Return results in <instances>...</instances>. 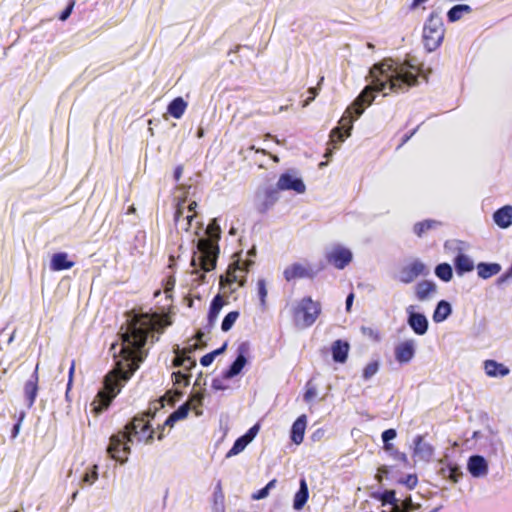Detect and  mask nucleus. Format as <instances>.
<instances>
[{"mask_svg":"<svg viewBox=\"0 0 512 512\" xmlns=\"http://www.w3.org/2000/svg\"><path fill=\"white\" fill-rule=\"evenodd\" d=\"M397 436V432L395 429H387L385 430L381 437L384 443V450L387 452H391L393 449V445L390 443L391 440H394Z\"/></svg>","mask_w":512,"mask_h":512,"instance_id":"obj_38","label":"nucleus"},{"mask_svg":"<svg viewBox=\"0 0 512 512\" xmlns=\"http://www.w3.org/2000/svg\"><path fill=\"white\" fill-rule=\"evenodd\" d=\"M279 199L277 189H266L256 195V207L264 213L268 211Z\"/></svg>","mask_w":512,"mask_h":512,"instance_id":"obj_18","label":"nucleus"},{"mask_svg":"<svg viewBox=\"0 0 512 512\" xmlns=\"http://www.w3.org/2000/svg\"><path fill=\"white\" fill-rule=\"evenodd\" d=\"M172 378L174 379L175 384H183L184 386L189 384V376L181 371L173 372Z\"/></svg>","mask_w":512,"mask_h":512,"instance_id":"obj_46","label":"nucleus"},{"mask_svg":"<svg viewBox=\"0 0 512 512\" xmlns=\"http://www.w3.org/2000/svg\"><path fill=\"white\" fill-rule=\"evenodd\" d=\"M413 306L407 308L409 313L408 324L417 335H424L428 330V320L425 315L412 311Z\"/></svg>","mask_w":512,"mask_h":512,"instance_id":"obj_21","label":"nucleus"},{"mask_svg":"<svg viewBox=\"0 0 512 512\" xmlns=\"http://www.w3.org/2000/svg\"><path fill=\"white\" fill-rule=\"evenodd\" d=\"M252 261H237L234 265L230 266L226 277L221 278V282L226 281L229 284L238 283L239 286H243L245 282V273L248 270V267L252 265Z\"/></svg>","mask_w":512,"mask_h":512,"instance_id":"obj_16","label":"nucleus"},{"mask_svg":"<svg viewBox=\"0 0 512 512\" xmlns=\"http://www.w3.org/2000/svg\"><path fill=\"white\" fill-rule=\"evenodd\" d=\"M454 265L458 276H463L465 273H469L475 268L473 259L462 252L456 255Z\"/></svg>","mask_w":512,"mask_h":512,"instance_id":"obj_24","label":"nucleus"},{"mask_svg":"<svg viewBox=\"0 0 512 512\" xmlns=\"http://www.w3.org/2000/svg\"><path fill=\"white\" fill-rule=\"evenodd\" d=\"M467 469L473 477L483 478L488 474V463L482 456H471L468 460Z\"/></svg>","mask_w":512,"mask_h":512,"instance_id":"obj_22","label":"nucleus"},{"mask_svg":"<svg viewBox=\"0 0 512 512\" xmlns=\"http://www.w3.org/2000/svg\"><path fill=\"white\" fill-rule=\"evenodd\" d=\"M445 34L444 23L441 16L437 12H431L426 20L422 39L425 49L433 52L440 47Z\"/></svg>","mask_w":512,"mask_h":512,"instance_id":"obj_6","label":"nucleus"},{"mask_svg":"<svg viewBox=\"0 0 512 512\" xmlns=\"http://www.w3.org/2000/svg\"><path fill=\"white\" fill-rule=\"evenodd\" d=\"M276 187L277 190H290L297 194H304L306 191V185L304 184L302 178L292 170L280 175Z\"/></svg>","mask_w":512,"mask_h":512,"instance_id":"obj_9","label":"nucleus"},{"mask_svg":"<svg viewBox=\"0 0 512 512\" xmlns=\"http://www.w3.org/2000/svg\"><path fill=\"white\" fill-rule=\"evenodd\" d=\"M276 485V480H271L264 488L260 489L258 492L252 495V499L261 500L266 498L269 495V492Z\"/></svg>","mask_w":512,"mask_h":512,"instance_id":"obj_42","label":"nucleus"},{"mask_svg":"<svg viewBox=\"0 0 512 512\" xmlns=\"http://www.w3.org/2000/svg\"><path fill=\"white\" fill-rule=\"evenodd\" d=\"M394 495H395L394 491H389V492L386 493L385 497H386V499L394 498Z\"/></svg>","mask_w":512,"mask_h":512,"instance_id":"obj_63","label":"nucleus"},{"mask_svg":"<svg viewBox=\"0 0 512 512\" xmlns=\"http://www.w3.org/2000/svg\"><path fill=\"white\" fill-rule=\"evenodd\" d=\"M439 225V222L435 220H425L414 225V232L420 237L426 231L436 228Z\"/></svg>","mask_w":512,"mask_h":512,"instance_id":"obj_37","label":"nucleus"},{"mask_svg":"<svg viewBox=\"0 0 512 512\" xmlns=\"http://www.w3.org/2000/svg\"><path fill=\"white\" fill-rule=\"evenodd\" d=\"M246 351V347L244 344H242L240 347H239V355L238 357L236 358V360L232 363V365L230 366V368L224 373V377L226 379H229V378H233L235 377L236 375H238L241 370L244 368L247 360L244 356V352Z\"/></svg>","mask_w":512,"mask_h":512,"instance_id":"obj_27","label":"nucleus"},{"mask_svg":"<svg viewBox=\"0 0 512 512\" xmlns=\"http://www.w3.org/2000/svg\"><path fill=\"white\" fill-rule=\"evenodd\" d=\"M326 258L335 268L342 270L351 263L353 253L349 248L337 244L329 249Z\"/></svg>","mask_w":512,"mask_h":512,"instance_id":"obj_10","label":"nucleus"},{"mask_svg":"<svg viewBox=\"0 0 512 512\" xmlns=\"http://www.w3.org/2000/svg\"><path fill=\"white\" fill-rule=\"evenodd\" d=\"M437 292V285L428 280L419 282L415 287V294L419 301L430 299Z\"/></svg>","mask_w":512,"mask_h":512,"instance_id":"obj_25","label":"nucleus"},{"mask_svg":"<svg viewBox=\"0 0 512 512\" xmlns=\"http://www.w3.org/2000/svg\"><path fill=\"white\" fill-rule=\"evenodd\" d=\"M196 207H197V203L195 201L190 202L187 207L185 206L187 214H194V216H195L196 215V213H195Z\"/></svg>","mask_w":512,"mask_h":512,"instance_id":"obj_56","label":"nucleus"},{"mask_svg":"<svg viewBox=\"0 0 512 512\" xmlns=\"http://www.w3.org/2000/svg\"><path fill=\"white\" fill-rule=\"evenodd\" d=\"M260 429L259 424H255L253 427H251L247 433L240 438H238L233 447L228 451L226 457L230 458L232 456L238 455L241 453L246 446L253 441V439L256 437Z\"/></svg>","mask_w":512,"mask_h":512,"instance_id":"obj_17","label":"nucleus"},{"mask_svg":"<svg viewBox=\"0 0 512 512\" xmlns=\"http://www.w3.org/2000/svg\"><path fill=\"white\" fill-rule=\"evenodd\" d=\"M257 288H258V295L260 298V303L262 307H265L266 305V297L268 294L267 288H266V282L264 279H260L257 282Z\"/></svg>","mask_w":512,"mask_h":512,"instance_id":"obj_43","label":"nucleus"},{"mask_svg":"<svg viewBox=\"0 0 512 512\" xmlns=\"http://www.w3.org/2000/svg\"><path fill=\"white\" fill-rule=\"evenodd\" d=\"M415 508L416 506L412 502L411 498H406L402 501L401 505H395L394 512H409V510Z\"/></svg>","mask_w":512,"mask_h":512,"instance_id":"obj_45","label":"nucleus"},{"mask_svg":"<svg viewBox=\"0 0 512 512\" xmlns=\"http://www.w3.org/2000/svg\"><path fill=\"white\" fill-rule=\"evenodd\" d=\"M309 93L311 94V96L309 97V100H313L316 97V95H317V92H316L315 88H310L309 89Z\"/></svg>","mask_w":512,"mask_h":512,"instance_id":"obj_61","label":"nucleus"},{"mask_svg":"<svg viewBox=\"0 0 512 512\" xmlns=\"http://www.w3.org/2000/svg\"><path fill=\"white\" fill-rule=\"evenodd\" d=\"M452 313V307L449 302L441 300L433 313V321L435 323H441L445 321Z\"/></svg>","mask_w":512,"mask_h":512,"instance_id":"obj_32","label":"nucleus"},{"mask_svg":"<svg viewBox=\"0 0 512 512\" xmlns=\"http://www.w3.org/2000/svg\"><path fill=\"white\" fill-rule=\"evenodd\" d=\"M98 479V473H97V465L93 466V470L91 473H86L83 476V482L93 484Z\"/></svg>","mask_w":512,"mask_h":512,"instance_id":"obj_48","label":"nucleus"},{"mask_svg":"<svg viewBox=\"0 0 512 512\" xmlns=\"http://www.w3.org/2000/svg\"><path fill=\"white\" fill-rule=\"evenodd\" d=\"M190 189V186L181 185L177 188V198L179 201L176 205V210L174 214V222L178 229L183 231H188L191 227L192 220L194 218V214H187L185 208L186 202V194L187 190Z\"/></svg>","mask_w":512,"mask_h":512,"instance_id":"obj_7","label":"nucleus"},{"mask_svg":"<svg viewBox=\"0 0 512 512\" xmlns=\"http://www.w3.org/2000/svg\"><path fill=\"white\" fill-rule=\"evenodd\" d=\"M316 395V389L314 387H308L304 394V400L310 402L314 397H316Z\"/></svg>","mask_w":512,"mask_h":512,"instance_id":"obj_51","label":"nucleus"},{"mask_svg":"<svg viewBox=\"0 0 512 512\" xmlns=\"http://www.w3.org/2000/svg\"><path fill=\"white\" fill-rule=\"evenodd\" d=\"M476 269L478 277L486 280L497 275L501 271L502 267L498 263L480 262L477 264Z\"/></svg>","mask_w":512,"mask_h":512,"instance_id":"obj_29","label":"nucleus"},{"mask_svg":"<svg viewBox=\"0 0 512 512\" xmlns=\"http://www.w3.org/2000/svg\"><path fill=\"white\" fill-rule=\"evenodd\" d=\"M350 135V130H331L324 157L329 159L334 151L340 147V144L349 138Z\"/></svg>","mask_w":512,"mask_h":512,"instance_id":"obj_19","label":"nucleus"},{"mask_svg":"<svg viewBox=\"0 0 512 512\" xmlns=\"http://www.w3.org/2000/svg\"><path fill=\"white\" fill-rule=\"evenodd\" d=\"M321 313V305L313 301L311 297H304L292 307L294 323L297 327L304 329L312 326Z\"/></svg>","mask_w":512,"mask_h":512,"instance_id":"obj_5","label":"nucleus"},{"mask_svg":"<svg viewBox=\"0 0 512 512\" xmlns=\"http://www.w3.org/2000/svg\"><path fill=\"white\" fill-rule=\"evenodd\" d=\"M74 371H75V363L72 362L71 367L69 369V381H68V385H67V391H69V389L71 387ZM67 394H68V392H66V395Z\"/></svg>","mask_w":512,"mask_h":512,"instance_id":"obj_55","label":"nucleus"},{"mask_svg":"<svg viewBox=\"0 0 512 512\" xmlns=\"http://www.w3.org/2000/svg\"><path fill=\"white\" fill-rule=\"evenodd\" d=\"M186 108L187 102L182 97H177L169 103L167 111L172 117L179 119L184 114Z\"/></svg>","mask_w":512,"mask_h":512,"instance_id":"obj_34","label":"nucleus"},{"mask_svg":"<svg viewBox=\"0 0 512 512\" xmlns=\"http://www.w3.org/2000/svg\"><path fill=\"white\" fill-rule=\"evenodd\" d=\"M238 317H239V312H237V311H232V312L228 313L225 316L224 320L222 321L221 329L224 332L229 331L235 324Z\"/></svg>","mask_w":512,"mask_h":512,"instance_id":"obj_40","label":"nucleus"},{"mask_svg":"<svg viewBox=\"0 0 512 512\" xmlns=\"http://www.w3.org/2000/svg\"><path fill=\"white\" fill-rule=\"evenodd\" d=\"M429 269L420 260L415 259L405 264L398 272L397 279L403 284H410L415 281L419 276H427Z\"/></svg>","mask_w":512,"mask_h":512,"instance_id":"obj_8","label":"nucleus"},{"mask_svg":"<svg viewBox=\"0 0 512 512\" xmlns=\"http://www.w3.org/2000/svg\"><path fill=\"white\" fill-rule=\"evenodd\" d=\"M135 211H136V208L134 206H130L128 208V213H130V214L135 213Z\"/></svg>","mask_w":512,"mask_h":512,"instance_id":"obj_64","label":"nucleus"},{"mask_svg":"<svg viewBox=\"0 0 512 512\" xmlns=\"http://www.w3.org/2000/svg\"><path fill=\"white\" fill-rule=\"evenodd\" d=\"M443 476H447L453 482H457L462 472L457 466H448L447 468L441 469Z\"/></svg>","mask_w":512,"mask_h":512,"instance_id":"obj_41","label":"nucleus"},{"mask_svg":"<svg viewBox=\"0 0 512 512\" xmlns=\"http://www.w3.org/2000/svg\"><path fill=\"white\" fill-rule=\"evenodd\" d=\"M417 68L406 63L397 64L392 60H385L372 67L370 74L373 78L371 85L365 87L351 106L341 117V126L335 128H352V123L364 111L365 106L370 105L375 98V92H383L386 96L391 93L407 91L417 85Z\"/></svg>","mask_w":512,"mask_h":512,"instance_id":"obj_2","label":"nucleus"},{"mask_svg":"<svg viewBox=\"0 0 512 512\" xmlns=\"http://www.w3.org/2000/svg\"><path fill=\"white\" fill-rule=\"evenodd\" d=\"M225 349H226V344H224L221 348L211 352V354H213V357L215 358L217 355L223 353Z\"/></svg>","mask_w":512,"mask_h":512,"instance_id":"obj_60","label":"nucleus"},{"mask_svg":"<svg viewBox=\"0 0 512 512\" xmlns=\"http://www.w3.org/2000/svg\"><path fill=\"white\" fill-rule=\"evenodd\" d=\"M315 274L312 266L306 261L294 262L286 266L283 271V276L288 282L301 278H312Z\"/></svg>","mask_w":512,"mask_h":512,"instance_id":"obj_11","label":"nucleus"},{"mask_svg":"<svg viewBox=\"0 0 512 512\" xmlns=\"http://www.w3.org/2000/svg\"><path fill=\"white\" fill-rule=\"evenodd\" d=\"M221 308H222V300H221L220 296H216L211 303V307H210V311H209V321L211 323L216 321Z\"/></svg>","mask_w":512,"mask_h":512,"instance_id":"obj_39","label":"nucleus"},{"mask_svg":"<svg viewBox=\"0 0 512 512\" xmlns=\"http://www.w3.org/2000/svg\"><path fill=\"white\" fill-rule=\"evenodd\" d=\"M511 279H512V276H510L509 273L506 272L498 278L497 283L500 285V284L510 281Z\"/></svg>","mask_w":512,"mask_h":512,"instance_id":"obj_57","label":"nucleus"},{"mask_svg":"<svg viewBox=\"0 0 512 512\" xmlns=\"http://www.w3.org/2000/svg\"><path fill=\"white\" fill-rule=\"evenodd\" d=\"M74 6H75V0H70L67 7L59 15V17H58L59 20H61V21L67 20L70 17Z\"/></svg>","mask_w":512,"mask_h":512,"instance_id":"obj_47","label":"nucleus"},{"mask_svg":"<svg viewBox=\"0 0 512 512\" xmlns=\"http://www.w3.org/2000/svg\"><path fill=\"white\" fill-rule=\"evenodd\" d=\"M471 10H472L471 7L468 5H464V4L455 5L448 11V14H447L448 20L450 22H455L462 17L463 13H470Z\"/></svg>","mask_w":512,"mask_h":512,"instance_id":"obj_35","label":"nucleus"},{"mask_svg":"<svg viewBox=\"0 0 512 512\" xmlns=\"http://www.w3.org/2000/svg\"><path fill=\"white\" fill-rule=\"evenodd\" d=\"M353 299H354V294L353 293H350L347 298H346V309L347 311L350 310L351 306H352V303H353Z\"/></svg>","mask_w":512,"mask_h":512,"instance_id":"obj_58","label":"nucleus"},{"mask_svg":"<svg viewBox=\"0 0 512 512\" xmlns=\"http://www.w3.org/2000/svg\"><path fill=\"white\" fill-rule=\"evenodd\" d=\"M307 418L305 415L299 416L292 425L291 439L295 444H300L303 441L306 429Z\"/></svg>","mask_w":512,"mask_h":512,"instance_id":"obj_28","label":"nucleus"},{"mask_svg":"<svg viewBox=\"0 0 512 512\" xmlns=\"http://www.w3.org/2000/svg\"><path fill=\"white\" fill-rule=\"evenodd\" d=\"M493 220L502 229L510 227L512 225V206L506 205L495 211Z\"/></svg>","mask_w":512,"mask_h":512,"instance_id":"obj_26","label":"nucleus"},{"mask_svg":"<svg viewBox=\"0 0 512 512\" xmlns=\"http://www.w3.org/2000/svg\"><path fill=\"white\" fill-rule=\"evenodd\" d=\"M483 366L486 375L491 378H503L510 373V369L507 366L495 360H486Z\"/></svg>","mask_w":512,"mask_h":512,"instance_id":"obj_23","label":"nucleus"},{"mask_svg":"<svg viewBox=\"0 0 512 512\" xmlns=\"http://www.w3.org/2000/svg\"><path fill=\"white\" fill-rule=\"evenodd\" d=\"M151 417L149 413L135 416L131 423L125 426L124 431H120L111 436L107 453L112 459L119 461L121 464L126 463L128 455L131 452L129 444L132 443L134 439L151 443L154 434L149 424Z\"/></svg>","mask_w":512,"mask_h":512,"instance_id":"obj_3","label":"nucleus"},{"mask_svg":"<svg viewBox=\"0 0 512 512\" xmlns=\"http://www.w3.org/2000/svg\"><path fill=\"white\" fill-rule=\"evenodd\" d=\"M198 344L194 343L189 345L188 347H184L180 349L178 345H175L173 348V352L175 353V358L173 360L174 367H183L185 370H190L196 366V361L189 356V353L198 349Z\"/></svg>","mask_w":512,"mask_h":512,"instance_id":"obj_14","label":"nucleus"},{"mask_svg":"<svg viewBox=\"0 0 512 512\" xmlns=\"http://www.w3.org/2000/svg\"><path fill=\"white\" fill-rule=\"evenodd\" d=\"M182 172H183V168L181 166H178L176 169H175V172H174V178L176 181H179L181 175H182Z\"/></svg>","mask_w":512,"mask_h":512,"instance_id":"obj_59","label":"nucleus"},{"mask_svg":"<svg viewBox=\"0 0 512 512\" xmlns=\"http://www.w3.org/2000/svg\"><path fill=\"white\" fill-rule=\"evenodd\" d=\"M308 486L305 479L300 480V488L294 496L293 507L296 510H300L304 507L308 499Z\"/></svg>","mask_w":512,"mask_h":512,"instance_id":"obj_33","label":"nucleus"},{"mask_svg":"<svg viewBox=\"0 0 512 512\" xmlns=\"http://www.w3.org/2000/svg\"><path fill=\"white\" fill-rule=\"evenodd\" d=\"M208 239H200L197 244L198 252L194 254L191 265L194 267L192 273L197 274L200 270L203 272L211 271L215 268L218 247L216 241L220 238V228L213 220L206 230Z\"/></svg>","mask_w":512,"mask_h":512,"instance_id":"obj_4","label":"nucleus"},{"mask_svg":"<svg viewBox=\"0 0 512 512\" xmlns=\"http://www.w3.org/2000/svg\"><path fill=\"white\" fill-rule=\"evenodd\" d=\"M434 454L433 446L422 435H417L413 440V458L415 461L429 462Z\"/></svg>","mask_w":512,"mask_h":512,"instance_id":"obj_15","label":"nucleus"},{"mask_svg":"<svg viewBox=\"0 0 512 512\" xmlns=\"http://www.w3.org/2000/svg\"><path fill=\"white\" fill-rule=\"evenodd\" d=\"M211 387L214 390H224V389H226V386L223 385L222 380H220V379H214L212 381Z\"/></svg>","mask_w":512,"mask_h":512,"instance_id":"obj_54","label":"nucleus"},{"mask_svg":"<svg viewBox=\"0 0 512 512\" xmlns=\"http://www.w3.org/2000/svg\"><path fill=\"white\" fill-rule=\"evenodd\" d=\"M378 369H379L378 362H371V363L367 364L363 370V378L366 380L370 379L372 376H374L377 373Z\"/></svg>","mask_w":512,"mask_h":512,"instance_id":"obj_44","label":"nucleus"},{"mask_svg":"<svg viewBox=\"0 0 512 512\" xmlns=\"http://www.w3.org/2000/svg\"><path fill=\"white\" fill-rule=\"evenodd\" d=\"M417 349V341L408 338L399 341L394 347L395 360L400 364H407L415 357Z\"/></svg>","mask_w":512,"mask_h":512,"instance_id":"obj_12","label":"nucleus"},{"mask_svg":"<svg viewBox=\"0 0 512 512\" xmlns=\"http://www.w3.org/2000/svg\"><path fill=\"white\" fill-rule=\"evenodd\" d=\"M25 417V413L22 412L19 416V420L18 422L14 425L13 429H12V438H16L20 432V428H21V423L23 421Z\"/></svg>","mask_w":512,"mask_h":512,"instance_id":"obj_50","label":"nucleus"},{"mask_svg":"<svg viewBox=\"0 0 512 512\" xmlns=\"http://www.w3.org/2000/svg\"><path fill=\"white\" fill-rule=\"evenodd\" d=\"M202 395L194 396L190 402L181 405L176 411H174L165 421L164 426L173 427L174 424L187 417L190 409L196 410V415H200L201 411L197 410L202 404Z\"/></svg>","mask_w":512,"mask_h":512,"instance_id":"obj_13","label":"nucleus"},{"mask_svg":"<svg viewBox=\"0 0 512 512\" xmlns=\"http://www.w3.org/2000/svg\"><path fill=\"white\" fill-rule=\"evenodd\" d=\"M349 344L347 342L337 340L332 345V356L335 362L344 363L349 352Z\"/></svg>","mask_w":512,"mask_h":512,"instance_id":"obj_31","label":"nucleus"},{"mask_svg":"<svg viewBox=\"0 0 512 512\" xmlns=\"http://www.w3.org/2000/svg\"><path fill=\"white\" fill-rule=\"evenodd\" d=\"M38 369L39 365L37 364L33 374L24 384V395L29 408L33 406L38 393Z\"/></svg>","mask_w":512,"mask_h":512,"instance_id":"obj_20","label":"nucleus"},{"mask_svg":"<svg viewBox=\"0 0 512 512\" xmlns=\"http://www.w3.org/2000/svg\"><path fill=\"white\" fill-rule=\"evenodd\" d=\"M401 483L406 485L409 489L415 488L418 483V479L416 475H408L404 480H401Z\"/></svg>","mask_w":512,"mask_h":512,"instance_id":"obj_49","label":"nucleus"},{"mask_svg":"<svg viewBox=\"0 0 512 512\" xmlns=\"http://www.w3.org/2000/svg\"><path fill=\"white\" fill-rule=\"evenodd\" d=\"M427 0H413V3H412V7L415 8L417 7L418 5L426 2Z\"/></svg>","mask_w":512,"mask_h":512,"instance_id":"obj_62","label":"nucleus"},{"mask_svg":"<svg viewBox=\"0 0 512 512\" xmlns=\"http://www.w3.org/2000/svg\"><path fill=\"white\" fill-rule=\"evenodd\" d=\"M435 275L444 282H449L453 277V270L450 264L441 263L435 268Z\"/></svg>","mask_w":512,"mask_h":512,"instance_id":"obj_36","label":"nucleus"},{"mask_svg":"<svg viewBox=\"0 0 512 512\" xmlns=\"http://www.w3.org/2000/svg\"><path fill=\"white\" fill-rule=\"evenodd\" d=\"M167 325L157 313H129L126 323L119 331V342L113 343L110 351L115 367L104 379V388L98 392L101 407H108L110 401L120 392L123 384L139 368L147 356L146 345L158 340L154 333H161Z\"/></svg>","mask_w":512,"mask_h":512,"instance_id":"obj_1","label":"nucleus"},{"mask_svg":"<svg viewBox=\"0 0 512 512\" xmlns=\"http://www.w3.org/2000/svg\"><path fill=\"white\" fill-rule=\"evenodd\" d=\"M388 474V468L386 466H381L378 468L376 479L378 482H381L383 477Z\"/></svg>","mask_w":512,"mask_h":512,"instance_id":"obj_53","label":"nucleus"},{"mask_svg":"<svg viewBox=\"0 0 512 512\" xmlns=\"http://www.w3.org/2000/svg\"><path fill=\"white\" fill-rule=\"evenodd\" d=\"M214 357H213V354L211 353H208L206 355H204L201 359H200V363L201 365L203 366H209L210 364H212V362L214 361Z\"/></svg>","mask_w":512,"mask_h":512,"instance_id":"obj_52","label":"nucleus"},{"mask_svg":"<svg viewBox=\"0 0 512 512\" xmlns=\"http://www.w3.org/2000/svg\"><path fill=\"white\" fill-rule=\"evenodd\" d=\"M74 266V262L68 260L66 253H56L52 256L50 268L53 271L67 270Z\"/></svg>","mask_w":512,"mask_h":512,"instance_id":"obj_30","label":"nucleus"}]
</instances>
